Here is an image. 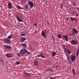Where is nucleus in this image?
<instances>
[{
  "mask_svg": "<svg viewBox=\"0 0 79 79\" xmlns=\"http://www.w3.org/2000/svg\"><path fill=\"white\" fill-rule=\"evenodd\" d=\"M72 73H73V75H75L76 74V73L75 72V69H72Z\"/></svg>",
  "mask_w": 79,
  "mask_h": 79,
  "instance_id": "nucleus-20",
  "label": "nucleus"
},
{
  "mask_svg": "<svg viewBox=\"0 0 79 79\" xmlns=\"http://www.w3.org/2000/svg\"><path fill=\"white\" fill-rule=\"evenodd\" d=\"M4 48L5 49H11V47L9 45H5L4 46Z\"/></svg>",
  "mask_w": 79,
  "mask_h": 79,
  "instance_id": "nucleus-7",
  "label": "nucleus"
},
{
  "mask_svg": "<svg viewBox=\"0 0 79 79\" xmlns=\"http://www.w3.org/2000/svg\"><path fill=\"white\" fill-rule=\"evenodd\" d=\"M41 34H42V35L43 37H44L45 38V34H46V33H45V32L44 31H42Z\"/></svg>",
  "mask_w": 79,
  "mask_h": 79,
  "instance_id": "nucleus-15",
  "label": "nucleus"
},
{
  "mask_svg": "<svg viewBox=\"0 0 79 79\" xmlns=\"http://www.w3.org/2000/svg\"><path fill=\"white\" fill-rule=\"evenodd\" d=\"M67 52H68L69 55L71 54V51H69V50H67Z\"/></svg>",
  "mask_w": 79,
  "mask_h": 79,
  "instance_id": "nucleus-27",
  "label": "nucleus"
},
{
  "mask_svg": "<svg viewBox=\"0 0 79 79\" xmlns=\"http://www.w3.org/2000/svg\"><path fill=\"white\" fill-rule=\"evenodd\" d=\"M50 78L51 79H55V77H51Z\"/></svg>",
  "mask_w": 79,
  "mask_h": 79,
  "instance_id": "nucleus-35",
  "label": "nucleus"
},
{
  "mask_svg": "<svg viewBox=\"0 0 79 79\" xmlns=\"http://www.w3.org/2000/svg\"><path fill=\"white\" fill-rule=\"evenodd\" d=\"M52 37L53 42H54L55 41V39L54 38V37H53V34L52 35Z\"/></svg>",
  "mask_w": 79,
  "mask_h": 79,
  "instance_id": "nucleus-31",
  "label": "nucleus"
},
{
  "mask_svg": "<svg viewBox=\"0 0 79 79\" xmlns=\"http://www.w3.org/2000/svg\"><path fill=\"white\" fill-rule=\"evenodd\" d=\"M42 2H45V1L44 0L43 1H42Z\"/></svg>",
  "mask_w": 79,
  "mask_h": 79,
  "instance_id": "nucleus-45",
  "label": "nucleus"
},
{
  "mask_svg": "<svg viewBox=\"0 0 79 79\" xmlns=\"http://www.w3.org/2000/svg\"><path fill=\"white\" fill-rule=\"evenodd\" d=\"M66 21H68L69 20V18L67 17L66 18Z\"/></svg>",
  "mask_w": 79,
  "mask_h": 79,
  "instance_id": "nucleus-37",
  "label": "nucleus"
},
{
  "mask_svg": "<svg viewBox=\"0 0 79 79\" xmlns=\"http://www.w3.org/2000/svg\"><path fill=\"white\" fill-rule=\"evenodd\" d=\"M45 70H46V71H52V69H47Z\"/></svg>",
  "mask_w": 79,
  "mask_h": 79,
  "instance_id": "nucleus-25",
  "label": "nucleus"
},
{
  "mask_svg": "<svg viewBox=\"0 0 79 79\" xmlns=\"http://www.w3.org/2000/svg\"><path fill=\"white\" fill-rule=\"evenodd\" d=\"M28 5L29 8L32 9V8L34 7V3L32 2L29 1Z\"/></svg>",
  "mask_w": 79,
  "mask_h": 79,
  "instance_id": "nucleus-3",
  "label": "nucleus"
},
{
  "mask_svg": "<svg viewBox=\"0 0 79 79\" xmlns=\"http://www.w3.org/2000/svg\"><path fill=\"white\" fill-rule=\"evenodd\" d=\"M37 57H38V58H39V57H41V58H45V57H44V55H43V54H42L40 53V55H38L36 56Z\"/></svg>",
  "mask_w": 79,
  "mask_h": 79,
  "instance_id": "nucleus-9",
  "label": "nucleus"
},
{
  "mask_svg": "<svg viewBox=\"0 0 79 79\" xmlns=\"http://www.w3.org/2000/svg\"><path fill=\"white\" fill-rule=\"evenodd\" d=\"M64 50L65 52H68V50H67V49H66V48H64Z\"/></svg>",
  "mask_w": 79,
  "mask_h": 79,
  "instance_id": "nucleus-32",
  "label": "nucleus"
},
{
  "mask_svg": "<svg viewBox=\"0 0 79 79\" xmlns=\"http://www.w3.org/2000/svg\"><path fill=\"white\" fill-rule=\"evenodd\" d=\"M73 15H74V12L73 11Z\"/></svg>",
  "mask_w": 79,
  "mask_h": 79,
  "instance_id": "nucleus-42",
  "label": "nucleus"
},
{
  "mask_svg": "<svg viewBox=\"0 0 79 79\" xmlns=\"http://www.w3.org/2000/svg\"><path fill=\"white\" fill-rule=\"evenodd\" d=\"M70 36H72V35H73V33H71L70 34Z\"/></svg>",
  "mask_w": 79,
  "mask_h": 79,
  "instance_id": "nucleus-38",
  "label": "nucleus"
},
{
  "mask_svg": "<svg viewBox=\"0 0 79 79\" xmlns=\"http://www.w3.org/2000/svg\"><path fill=\"white\" fill-rule=\"evenodd\" d=\"M34 66H38L39 63V61L37 59H35L34 60Z\"/></svg>",
  "mask_w": 79,
  "mask_h": 79,
  "instance_id": "nucleus-6",
  "label": "nucleus"
},
{
  "mask_svg": "<svg viewBox=\"0 0 79 79\" xmlns=\"http://www.w3.org/2000/svg\"><path fill=\"white\" fill-rule=\"evenodd\" d=\"M63 38H64L66 41H68V36L67 35H63Z\"/></svg>",
  "mask_w": 79,
  "mask_h": 79,
  "instance_id": "nucleus-11",
  "label": "nucleus"
},
{
  "mask_svg": "<svg viewBox=\"0 0 79 79\" xmlns=\"http://www.w3.org/2000/svg\"><path fill=\"white\" fill-rule=\"evenodd\" d=\"M67 60L69 62H70V56L69 55H67Z\"/></svg>",
  "mask_w": 79,
  "mask_h": 79,
  "instance_id": "nucleus-16",
  "label": "nucleus"
},
{
  "mask_svg": "<svg viewBox=\"0 0 79 79\" xmlns=\"http://www.w3.org/2000/svg\"><path fill=\"white\" fill-rule=\"evenodd\" d=\"M63 5H61L60 8H61V9H62V8H63Z\"/></svg>",
  "mask_w": 79,
  "mask_h": 79,
  "instance_id": "nucleus-36",
  "label": "nucleus"
},
{
  "mask_svg": "<svg viewBox=\"0 0 79 79\" xmlns=\"http://www.w3.org/2000/svg\"><path fill=\"white\" fill-rule=\"evenodd\" d=\"M71 19L72 21H74V20H76V19H73V17H71Z\"/></svg>",
  "mask_w": 79,
  "mask_h": 79,
  "instance_id": "nucleus-26",
  "label": "nucleus"
},
{
  "mask_svg": "<svg viewBox=\"0 0 79 79\" xmlns=\"http://www.w3.org/2000/svg\"><path fill=\"white\" fill-rule=\"evenodd\" d=\"M34 25H35V26H37V24L35 23L34 24Z\"/></svg>",
  "mask_w": 79,
  "mask_h": 79,
  "instance_id": "nucleus-40",
  "label": "nucleus"
},
{
  "mask_svg": "<svg viewBox=\"0 0 79 79\" xmlns=\"http://www.w3.org/2000/svg\"><path fill=\"white\" fill-rule=\"evenodd\" d=\"M7 58H12L13 56V54L12 53H8L5 55Z\"/></svg>",
  "mask_w": 79,
  "mask_h": 79,
  "instance_id": "nucleus-5",
  "label": "nucleus"
},
{
  "mask_svg": "<svg viewBox=\"0 0 79 79\" xmlns=\"http://www.w3.org/2000/svg\"><path fill=\"white\" fill-rule=\"evenodd\" d=\"M4 43H5L6 44H11V41L10 40L8 39V38H6L4 40Z\"/></svg>",
  "mask_w": 79,
  "mask_h": 79,
  "instance_id": "nucleus-4",
  "label": "nucleus"
},
{
  "mask_svg": "<svg viewBox=\"0 0 79 79\" xmlns=\"http://www.w3.org/2000/svg\"><path fill=\"white\" fill-rule=\"evenodd\" d=\"M20 42H24V41L26 40V38L22 37L20 38Z\"/></svg>",
  "mask_w": 79,
  "mask_h": 79,
  "instance_id": "nucleus-13",
  "label": "nucleus"
},
{
  "mask_svg": "<svg viewBox=\"0 0 79 79\" xmlns=\"http://www.w3.org/2000/svg\"><path fill=\"white\" fill-rule=\"evenodd\" d=\"M35 33H37V31H35Z\"/></svg>",
  "mask_w": 79,
  "mask_h": 79,
  "instance_id": "nucleus-43",
  "label": "nucleus"
},
{
  "mask_svg": "<svg viewBox=\"0 0 79 79\" xmlns=\"http://www.w3.org/2000/svg\"><path fill=\"white\" fill-rule=\"evenodd\" d=\"M52 53H51L52 55V56L53 57V56H55V55H56V52H53L52 51Z\"/></svg>",
  "mask_w": 79,
  "mask_h": 79,
  "instance_id": "nucleus-17",
  "label": "nucleus"
},
{
  "mask_svg": "<svg viewBox=\"0 0 79 79\" xmlns=\"http://www.w3.org/2000/svg\"><path fill=\"white\" fill-rule=\"evenodd\" d=\"M16 64H20V62H19V61H17L16 62Z\"/></svg>",
  "mask_w": 79,
  "mask_h": 79,
  "instance_id": "nucleus-30",
  "label": "nucleus"
},
{
  "mask_svg": "<svg viewBox=\"0 0 79 79\" xmlns=\"http://www.w3.org/2000/svg\"><path fill=\"white\" fill-rule=\"evenodd\" d=\"M72 31L73 33H75V34H77L78 33V31L75 28H72Z\"/></svg>",
  "mask_w": 79,
  "mask_h": 79,
  "instance_id": "nucleus-8",
  "label": "nucleus"
},
{
  "mask_svg": "<svg viewBox=\"0 0 79 79\" xmlns=\"http://www.w3.org/2000/svg\"><path fill=\"white\" fill-rule=\"evenodd\" d=\"M11 37H12V35H10L8 36L7 39H10V38H11Z\"/></svg>",
  "mask_w": 79,
  "mask_h": 79,
  "instance_id": "nucleus-23",
  "label": "nucleus"
},
{
  "mask_svg": "<svg viewBox=\"0 0 79 79\" xmlns=\"http://www.w3.org/2000/svg\"><path fill=\"white\" fill-rule=\"evenodd\" d=\"M25 75H27V76H30V73H25Z\"/></svg>",
  "mask_w": 79,
  "mask_h": 79,
  "instance_id": "nucleus-24",
  "label": "nucleus"
},
{
  "mask_svg": "<svg viewBox=\"0 0 79 79\" xmlns=\"http://www.w3.org/2000/svg\"><path fill=\"white\" fill-rule=\"evenodd\" d=\"M16 6L17 7V8H18V9H20V10H21L22 8H21V6Z\"/></svg>",
  "mask_w": 79,
  "mask_h": 79,
  "instance_id": "nucleus-22",
  "label": "nucleus"
},
{
  "mask_svg": "<svg viewBox=\"0 0 79 79\" xmlns=\"http://www.w3.org/2000/svg\"><path fill=\"white\" fill-rule=\"evenodd\" d=\"M76 16H78V14H77L76 15Z\"/></svg>",
  "mask_w": 79,
  "mask_h": 79,
  "instance_id": "nucleus-41",
  "label": "nucleus"
},
{
  "mask_svg": "<svg viewBox=\"0 0 79 79\" xmlns=\"http://www.w3.org/2000/svg\"><path fill=\"white\" fill-rule=\"evenodd\" d=\"M73 36L75 35V34H73Z\"/></svg>",
  "mask_w": 79,
  "mask_h": 79,
  "instance_id": "nucleus-44",
  "label": "nucleus"
},
{
  "mask_svg": "<svg viewBox=\"0 0 79 79\" xmlns=\"http://www.w3.org/2000/svg\"><path fill=\"white\" fill-rule=\"evenodd\" d=\"M11 5H12V3L9 2L8 3V6L9 9H11L12 8Z\"/></svg>",
  "mask_w": 79,
  "mask_h": 79,
  "instance_id": "nucleus-14",
  "label": "nucleus"
},
{
  "mask_svg": "<svg viewBox=\"0 0 79 79\" xmlns=\"http://www.w3.org/2000/svg\"><path fill=\"white\" fill-rule=\"evenodd\" d=\"M71 59L72 60V61H75V60H76V56H71Z\"/></svg>",
  "mask_w": 79,
  "mask_h": 79,
  "instance_id": "nucleus-10",
  "label": "nucleus"
},
{
  "mask_svg": "<svg viewBox=\"0 0 79 79\" xmlns=\"http://www.w3.org/2000/svg\"><path fill=\"white\" fill-rule=\"evenodd\" d=\"M72 5L73 6H76V4H75V3H73Z\"/></svg>",
  "mask_w": 79,
  "mask_h": 79,
  "instance_id": "nucleus-33",
  "label": "nucleus"
},
{
  "mask_svg": "<svg viewBox=\"0 0 79 79\" xmlns=\"http://www.w3.org/2000/svg\"><path fill=\"white\" fill-rule=\"evenodd\" d=\"M70 43L72 45H77L78 44L77 41L76 40H73L70 41Z\"/></svg>",
  "mask_w": 79,
  "mask_h": 79,
  "instance_id": "nucleus-2",
  "label": "nucleus"
},
{
  "mask_svg": "<svg viewBox=\"0 0 79 79\" xmlns=\"http://www.w3.org/2000/svg\"><path fill=\"white\" fill-rule=\"evenodd\" d=\"M22 47H23V49H24V48H26V44H23L22 45Z\"/></svg>",
  "mask_w": 79,
  "mask_h": 79,
  "instance_id": "nucleus-19",
  "label": "nucleus"
},
{
  "mask_svg": "<svg viewBox=\"0 0 79 79\" xmlns=\"http://www.w3.org/2000/svg\"><path fill=\"white\" fill-rule=\"evenodd\" d=\"M62 0V1H64V0Z\"/></svg>",
  "mask_w": 79,
  "mask_h": 79,
  "instance_id": "nucleus-46",
  "label": "nucleus"
},
{
  "mask_svg": "<svg viewBox=\"0 0 79 79\" xmlns=\"http://www.w3.org/2000/svg\"><path fill=\"white\" fill-rule=\"evenodd\" d=\"M21 36H25V35H26V34H23L21 33Z\"/></svg>",
  "mask_w": 79,
  "mask_h": 79,
  "instance_id": "nucleus-29",
  "label": "nucleus"
},
{
  "mask_svg": "<svg viewBox=\"0 0 79 79\" xmlns=\"http://www.w3.org/2000/svg\"><path fill=\"white\" fill-rule=\"evenodd\" d=\"M25 52L26 53L28 54V55H31V53L30 52L27 51L26 49L23 48H22V49L20 51L19 54L23 56V55H24Z\"/></svg>",
  "mask_w": 79,
  "mask_h": 79,
  "instance_id": "nucleus-1",
  "label": "nucleus"
},
{
  "mask_svg": "<svg viewBox=\"0 0 79 79\" xmlns=\"http://www.w3.org/2000/svg\"><path fill=\"white\" fill-rule=\"evenodd\" d=\"M76 8H77V10H79V7H76Z\"/></svg>",
  "mask_w": 79,
  "mask_h": 79,
  "instance_id": "nucleus-39",
  "label": "nucleus"
},
{
  "mask_svg": "<svg viewBox=\"0 0 79 79\" xmlns=\"http://www.w3.org/2000/svg\"><path fill=\"white\" fill-rule=\"evenodd\" d=\"M16 17L19 22H23V19L21 17H18V16H17Z\"/></svg>",
  "mask_w": 79,
  "mask_h": 79,
  "instance_id": "nucleus-12",
  "label": "nucleus"
},
{
  "mask_svg": "<svg viewBox=\"0 0 79 79\" xmlns=\"http://www.w3.org/2000/svg\"><path fill=\"white\" fill-rule=\"evenodd\" d=\"M1 61L2 63H3V60L2 59H1Z\"/></svg>",
  "mask_w": 79,
  "mask_h": 79,
  "instance_id": "nucleus-34",
  "label": "nucleus"
},
{
  "mask_svg": "<svg viewBox=\"0 0 79 79\" xmlns=\"http://www.w3.org/2000/svg\"><path fill=\"white\" fill-rule=\"evenodd\" d=\"M25 8L26 10H29V8L28 7V4H26L25 5Z\"/></svg>",
  "mask_w": 79,
  "mask_h": 79,
  "instance_id": "nucleus-18",
  "label": "nucleus"
},
{
  "mask_svg": "<svg viewBox=\"0 0 79 79\" xmlns=\"http://www.w3.org/2000/svg\"><path fill=\"white\" fill-rule=\"evenodd\" d=\"M58 37L59 39H61V34H60L58 35Z\"/></svg>",
  "mask_w": 79,
  "mask_h": 79,
  "instance_id": "nucleus-21",
  "label": "nucleus"
},
{
  "mask_svg": "<svg viewBox=\"0 0 79 79\" xmlns=\"http://www.w3.org/2000/svg\"><path fill=\"white\" fill-rule=\"evenodd\" d=\"M79 49H77V56H78V55H79Z\"/></svg>",
  "mask_w": 79,
  "mask_h": 79,
  "instance_id": "nucleus-28",
  "label": "nucleus"
}]
</instances>
